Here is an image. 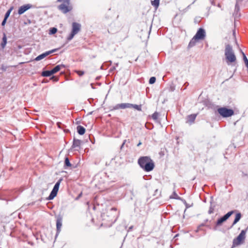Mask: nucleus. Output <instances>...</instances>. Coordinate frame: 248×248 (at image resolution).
<instances>
[{"label":"nucleus","mask_w":248,"mask_h":248,"mask_svg":"<svg viewBox=\"0 0 248 248\" xmlns=\"http://www.w3.org/2000/svg\"><path fill=\"white\" fill-rule=\"evenodd\" d=\"M57 193V192L52 190L50 194L49 195L48 198V200H50L53 199L56 196Z\"/></svg>","instance_id":"nucleus-21"},{"label":"nucleus","mask_w":248,"mask_h":248,"mask_svg":"<svg viewBox=\"0 0 248 248\" xmlns=\"http://www.w3.org/2000/svg\"><path fill=\"white\" fill-rule=\"evenodd\" d=\"M132 108V104L130 103H121L115 106L113 109H125Z\"/></svg>","instance_id":"nucleus-9"},{"label":"nucleus","mask_w":248,"mask_h":248,"mask_svg":"<svg viewBox=\"0 0 248 248\" xmlns=\"http://www.w3.org/2000/svg\"><path fill=\"white\" fill-rule=\"evenodd\" d=\"M52 78H55V80H56V81H57V80H58V78H55L54 77H52Z\"/></svg>","instance_id":"nucleus-36"},{"label":"nucleus","mask_w":248,"mask_h":248,"mask_svg":"<svg viewBox=\"0 0 248 248\" xmlns=\"http://www.w3.org/2000/svg\"><path fill=\"white\" fill-rule=\"evenodd\" d=\"M60 181H59L58 182H57L55 184V186H54L52 190L58 192V189H59V186H60Z\"/></svg>","instance_id":"nucleus-22"},{"label":"nucleus","mask_w":248,"mask_h":248,"mask_svg":"<svg viewBox=\"0 0 248 248\" xmlns=\"http://www.w3.org/2000/svg\"><path fill=\"white\" fill-rule=\"evenodd\" d=\"M54 51H55V49L52 50L51 51L46 52L45 53H43V54L39 55L38 56H37L35 59V60L37 61H40V60L45 58L47 56H48L50 54L52 53V52H54Z\"/></svg>","instance_id":"nucleus-11"},{"label":"nucleus","mask_w":248,"mask_h":248,"mask_svg":"<svg viewBox=\"0 0 248 248\" xmlns=\"http://www.w3.org/2000/svg\"><path fill=\"white\" fill-rule=\"evenodd\" d=\"M158 113L156 112H155L153 115H152V118L154 120H156L158 118Z\"/></svg>","instance_id":"nucleus-28"},{"label":"nucleus","mask_w":248,"mask_h":248,"mask_svg":"<svg viewBox=\"0 0 248 248\" xmlns=\"http://www.w3.org/2000/svg\"><path fill=\"white\" fill-rule=\"evenodd\" d=\"M32 7V5L30 4H27L26 5H24L20 7L18 10V14L19 15H21L23 14L25 11L28 10Z\"/></svg>","instance_id":"nucleus-10"},{"label":"nucleus","mask_w":248,"mask_h":248,"mask_svg":"<svg viewBox=\"0 0 248 248\" xmlns=\"http://www.w3.org/2000/svg\"><path fill=\"white\" fill-rule=\"evenodd\" d=\"M156 80V78L154 77H151L149 79V83L150 84H154Z\"/></svg>","instance_id":"nucleus-26"},{"label":"nucleus","mask_w":248,"mask_h":248,"mask_svg":"<svg viewBox=\"0 0 248 248\" xmlns=\"http://www.w3.org/2000/svg\"><path fill=\"white\" fill-rule=\"evenodd\" d=\"M82 195V193H80L79 194V195H78V197L77 198V199H78V198H79V197H80Z\"/></svg>","instance_id":"nucleus-35"},{"label":"nucleus","mask_w":248,"mask_h":248,"mask_svg":"<svg viewBox=\"0 0 248 248\" xmlns=\"http://www.w3.org/2000/svg\"><path fill=\"white\" fill-rule=\"evenodd\" d=\"M62 226V217H58L57 218L56 220V227H57V232H60L61 231V228Z\"/></svg>","instance_id":"nucleus-13"},{"label":"nucleus","mask_w":248,"mask_h":248,"mask_svg":"<svg viewBox=\"0 0 248 248\" xmlns=\"http://www.w3.org/2000/svg\"><path fill=\"white\" fill-rule=\"evenodd\" d=\"M58 8L62 13L65 14L70 11L72 10V7L70 5V2L67 1H63L62 3L59 6Z\"/></svg>","instance_id":"nucleus-7"},{"label":"nucleus","mask_w":248,"mask_h":248,"mask_svg":"<svg viewBox=\"0 0 248 248\" xmlns=\"http://www.w3.org/2000/svg\"><path fill=\"white\" fill-rule=\"evenodd\" d=\"M64 166L65 167H70L71 166V164L69 161L68 158L66 157L64 160Z\"/></svg>","instance_id":"nucleus-23"},{"label":"nucleus","mask_w":248,"mask_h":248,"mask_svg":"<svg viewBox=\"0 0 248 248\" xmlns=\"http://www.w3.org/2000/svg\"><path fill=\"white\" fill-rule=\"evenodd\" d=\"M140 144H141V143H140H140L138 144V146H139Z\"/></svg>","instance_id":"nucleus-39"},{"label":"nucleus","mask_w":248,"mask_h":248,"mask_svg":"<svg viewBox=\"0 0 248 248\" xmlns=\"http://www.w3.org/2000/svg\"><path fill=\"white\" fill-rule=\"evenodd\" d=\"M13 7H11L8 11L7 12H6V13L5 14V16H4V18L7 19L8 18V17H9L11 11H12L13 10Z\"/></svg>","instance_id":"nucleus-25"},{"label":"nucleus","mask_w":248,"mask_h":248,"mask_svg":"<svg viewBox=\"0 0 248 248\" xmlns=\"http://www.w3.org/2000/svg\"><path fill=\"white\" fill-rule=\"evenodd\" d=\"M209 212L210 214L212 213V210L209 211Z\"/></svg>","instance_id":"nucleus-37"},{"label":"nucleus","mask_w":248,"mask_h":248,"mask_svg":"<svg viewBox=\"0 0 248 248\" xmlns=\"http://www.w3.org/2000/svg\"><path fill=\"white\" fill-rule=\"evenodd\" d=\"M241 217H242V215L240 213H238L236 214L235 215V217L234 220L233 221V223L232 224V226H233L237 222H238L239 221V220L240 219V218H241Z\"/></svg>","instance_id":"nucleus-16"},{"label":"nucleus","mask_w":248,"mask_h":248,"mask_svg":"<svg viewBox=\"0 0 248 248\" xmlns=\"http://www.w3.org/2000/svg\"><path fill=\"white\" fill-rule=\"evenodd\" d=\"M82 143V141L79 140H77L76 139H74L73 143L72 145L73 148H76L77 147H79L80 144Z\"/></svg>","instance_id":"nucleus-14"},{"label":"nucleus","mask_w":248,"mask_h":248,"mask_svg":"<svg viewBox=\"0 0 248 248\" xmlns=\"http://www.w3.org/2000/svg\"><path fill=\"white\" fill-rule=\"evenodd\" d=\"M138 163L140 168L147 172L152 170L155 166L153 160L147 156L140 157Z\"/></svg>","instance_id":"nucleus-1"},{"label":"nucleus","mask_w":248,"mask_h":248,"mask_svg":"<svg viewBox=\"0 0 248 248\" xmlns=\"http://www.w3.org/2000/svg\"><path fill=\"white\" fill-rule=\"evenodd\" d=\"M6 19L4 18L3 21L2 22V23H1V25L2 26H4L5 24V23L6 22Z\"/></svg>","instance_id":"nucleus-31"},{"label":"nucleus","mask_w":248,"mask_h":248,"mask_svg":"<svg viewBox=\"0 0 248 248\" xmlns=\"http://www.w3.org/2000/svg\"><path fill=\"white\" fill-rule=\"evenodd\" d=\"M53 75L51 73V70L50 71H45L42 72V76L43 77H49Z\"/></svg>","instance_id":"nucleus-19"},{"label":"nucleus","mask_w":248,"mask_h":248,"mask_svg":"<svg viewBox=\"0 0 248 248\" xmlns=\"http://www.w3.org/2000/svg\"><path fill=\"white\" fill-rule=\"evenodd\" d=\"M57 1L58 2H63V1H68L69 2H70V0H57Z\"/></svg>","instance_id":"nucleus-32"},{"label":"nucleus","mask_w":248,"mask_h":248,"mask_svg":"<svg viewBox=\"0 0 248 248\" xmlns=\"http://www.w3.org/2000/svg\"><path fill=\"white\" fill-rule=\"evenodd\" d=\"M7 43V38L5 34H4L3 37L2 38V42L1 44V46L2 48H4Z\"/></svg>","instance_id":"nucleus-18"},{"label":"nucleus","mask_w":248,"mask_h":248,"mask_svg":"<svg viewBox=\"0 0 248 248\" xmlns=\"http://www.w3.org/2000/svg\"><path fill=\"white\" fill-rule=\"evenodd\" d=\"M218 113L223 117H231L234 114V111L226 107H222L217 109Z\"/></svg>","instance_id":"nucleus-5"},{"label":"nucleus","mask_w":248,"mask_h":248,"mask_svg":"<svg viewBox=\"0 0 248 248\" xmlns=\"http://www.w3.org/2000/svg\"><path fill=\"white\" fill-rule=\"evenodd\" d=\"M61 124H61V123H60V122H58V123H57V125H58V127H61Z\"/></svg>","instance_id":"nucleus-33"},{"label":"nucleus","mask_w":248,"mask_h":248,"mask_svg":"<svg viewBox=\"0 0 248 248\" xmlns=\"http://www.w3.org/2000/svg\"><path fill=\"white\" fill-rule=\"evenodd\" d=\"M115 69V67H113V68H112V70H113Z\"/></svg>","instance_id":"nucleus-41"},{"label":"nucleus","mask_w":248,"mask_h":248,"mask_svg":"<svg viewBox=\"0 0 248 248\" xmlns=\"http://www.w3.org/2000/svg\"><path fill=\"white\" fill-rule=\"evenodd\" d=\"M63 67H64V66L62 64L57 65L53 69L51 70V73H52V74H54L57 73V72L59 71Z\"/></svg>","instance_id":"nucleus-15"},{"label":"nucleus","mask_w":248,"mask_h":248,"mask_svg":"<svg viewBox=\"0 0 248 248\" xmlns=\"http://www.w3.org/2000/svg\"><path fill=\"white\" fill-rule=\"evenodd\" d=\"M160 0H154L151 1L152 5L154 6L156 9L158 8Z\"/></svg>","instance_id":"nucleus-20"},{"label":"nucleus","mask_w":248,"mask_h":248,"mask_svg":"<svg viewBox=\"0 0 248 248\" xmlns=\"http://www.w3.org/2000/svg\"><path fill=\"white\" fill-rule=\"evenodd\" d=\"M111 210H113V211H117V209L115 208V207H112L111 209Z\"/></svg>","instance_id":"nucleus-34"},{"label":"nucleus","mask_w":248,"mask_h":248,"mask_svg":"<svg viewBox=\"0 0 248 248\" xmlns=\"http://www.w3.org/2000/svg\"><path fill=\"white\" fill-rule=\"evenodd\" d=\"M77 131L79 134L82 135L85 133V129L81 125L77 126Z\"/></svg>","instance_id":"nucleus-17"},{"label":"nucleus","mask_w":248,"mask_h":248,"mask_svg":"<svg viewBox=\"0 0 248 248\" xmlns=\"http://www.w3.org/2000/svg\"><path fill=\"white\" fill-rule=\"evenodd\" d=\"M209 212L210 214L212 213V210L209 211Z\"/></svg>","instance_id":"nucleus-38"},{"label":"nucleus","mask_w":248,"mask_h":248,"mask_svg":"<svg viewBox=\"0 0 248 248\" xmlns=\"http://www.w3.org/2000/svg\"><path fill=\"white\" fill-rule=\"evenodd\" d=\"M115 69V67H113V68H112V70H113Z\"/></svg>","instance_id":"nucleus-40"},{"label":"nucleus","mask_w":248,"mask_h":248,"mask_svg":"<svg viewBox=\"0 0 248 248\" xmlns=\"http://www.w3.org/2000/svg\"><path fill=\"white\" fill-rule=\"evenodd\" d=\"M132 108H133L135 109H136L139 111H141V105L132 104Z\"/></svg>","instance_id":"nucleus-24"},{"label":"nucleus","mask_w":248,"mask_h":248,"mask_svg":"<svg viewBox=\"0 0 248 248\" xmlns=\"http://www.w3.org/2000/svg\"><path fill=\"white\" fill-rule=\"evenodd\" d=\"M246 230H242L238 236L233 239L232 242V248L238 246L244 242L246 238Z\"/></svg>","instance_id":"nucleus-4"},{"label":"nucleus","mask_w":248,"mask_h":248,"mask_svg":"<svg viewBox=\"0 0 248 248\" xmlns=\"http://www.w3.org/2000/svg\"><path fill=\"white\" fill-rule=\"evenodd\" d=\"M197 114H192L188 115L186 118V123L190 124L193 123L197 117Z\"/></svg>","instance_id":"nucleus-12"},{"label":"nucleus","mask_w":248,"mask_h":248,"mask_svg":"<svg viewBox=\"0 0 248 248\" xmlns=\"http://www.w3.org/2000/svg\"><path fill=\"white\" fill-rule=\"evenodd\" d=\"M206 37V32L204 29L200 28L197 31L196 34L190 41L188 44V47H193L197 42L204 40Z\"/></svg>","instance_id":"nucleus-2"},{"label":"nucleus","mask_w":248,"mask_h":248,"mask_svg":"<svg viewBox=\"0 0 248 248\" xmlns=\"http://www.w3.org/2000/svg\"><path fill=\"white\" fill-rule=\"evenodd\" d=\"M76 72L78 74V76H82L84 75V72L82 71H79V70H78V71H76Z\"/></svg>","instance_id":"nucleus-29"},{"label":"nucleus","mask_w":248,"mask_h":248,"mask_svg":"<svg viewBox=\"0 0 248 248\" xmlns=\"http://www.w3.org/2000/svg\"><path fill=\"white\" fill-rule=\"evenodd\" d=\"M234 212V211H231L230 212H229L228 213H227L225 215H224L223 217L219 218L217 222L216 225L217 226H220L222 223L225 222L227 219L229 218V217L233 214Z\"/></svg>","instance_id":"nucleus-8"},{"label":"nucleus","mask_w":248,"mask_h":248,"mask_svg":"<svg viewBox=\"0 0 248 248\" xmlns=\"http://www.w3.org/2000/svg\"><path fill=\"white\" fill-rule=\"evenodd\" d=\"M225 56L228 64L233 63L236 62V58L232 49V46L227 44L225 46Z\"/></svg>","instance_id":"nucleus-3"},{"label":"nucleus","mask_w":248,"mask_h":248,"mask_svg":"<svg viewBox=\"0 0 248 248\" xmlns=\"http://www.w3.org/2000/svg\"><path fill=\"white\" fill-rule=\"evenodd\" d=\"M57 31V29L55 28H51L50 30V34H54Z\"/></svg>","instance_id":"nucleus-27"},{"label":"nucleus","mask_w":248,"mask_h":248,"mask_svg":"<svg viewBox=\"0 0 248 248\" xmlns=\"http://www.w3.org/2000/svg\"><path fill=\"white\" fill-rule=\"evenodd\" d=\"M72 31L67 37L68 41L72 40L74 36L77 34L81 30V25L77 22H73L72 23Z\"/></svg>","instance_id":"nucleus-6"},{"label":"nucleus","mask_w":248,"mask_h":248,"mask_svg":"<svg viewBox=\"0 0 248 248\" xmlns=\"http://www.w3.org/2000/svg\"><path fill=\"white\" fill-rule=\"evenodd\" d=\"M177 197H178V195L176 194V193L175 192H173L172 195L171 196H170V198L176 199L177 198Z\"/></svg>","instance_id":"nucleus-30"}]
</instances>
